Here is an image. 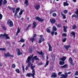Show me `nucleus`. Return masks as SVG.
Wrapping results in <instances>:
<instances>
[{"label": "nucleus", "instance_id": "nucleus-1", "mask_svg": "<svg viewBox=\"0 0 78 78\" xmlns=\"http://www.w3.org/2000/svg\"><path fill=\"white\" fill-rule=\"evenodd\" d=\"M8 36H9V34H7L6 33H4V34H1L0 37L2 39H4L5 37L6 39H9L10 37Z\"/></svg>", "mask_w": 78, "mask_h": 78}, {"label": "nucleus", "instance_id": "nucleus-2", "mask_svg": "<svg viewBox=\"0 0 78 78\" xmlns=\"http://www.w3.org/2000/svg\"><path fill=\"white\" fill-rule=\"evenodd\" d=\"M31 61V58L30 57H28L27 58V61H26V62L27 63H28V67H30V66L31 64V62H30Z\"/></svg>", "mask_w": 78, "mask_h": 78}, {"label": "nucleus", "instance_id": "nucleus-3", "mask_svg": "<svg viewBox=\"0 0 78 78\" xmlns=\"http://www.w3.org/2000/svg\"><path fill=\"white\" fill-rule=\"evenodd\" d=\"M7 23L8 25H9L10 27H12L13 26V23L10 19H9L7 20Z\"/></svg>", "mask_w": 78, "mask_h": 78}, {"label": "nucleus", "instance_id": "nucleus-4", "mask_svg": "<svg viewBox=\"0 0 78 78\" xmlns=\"http://www.w3.org/2000/svg\"><path fill=\"white\" fill-rule=\"evenodd\" d=\"M39 37H40V38L39 40L38 43H41L43 41H45V39L43 37V35H40Z\"/></svg>", "mask_w": 78, "mask_h": 78}, {"label": "nucleus", "instance_id": "nucleus-5", "mask_svg": "<svg viewBox=\"0 0 78 78\" xmlns=\"http://www.w3.org/2000/svg\"><path fill=\"white\" fill-rule=\"evenodd\" d=\"M70 73H71V72H69L68 73H65V75L64 74H62L61 75V76H63V77H64V78H67V76H68V74L70 75Z\"/></svg>", "mask_w": 78, "mask_h": 78}, {"label": "nucleus", "instance_id": "nucleus-6", "mask_svg": "<svg viewBox=\"0 0 78 78\" xmlns=\"http://www.w3.org/2000/svg\"><path fill=\"white\" fill-rule=\"evenodd\" d=\"M35 19H36L37 20H38V22H40L44 21V19L42 18H40L38 16L36 17H35Z\"/></svg>", "mask_w": 78, "mask_h": 78}, {"label": "nucleus", "instance_id": "nucleus-7", "mask_svg": "<svg viewBox=\"0 0 78 78\" xmlns=\"http://www.w3.org/2000/svg\"><path fill=\"white\" fill-rule=\"evenodd\" d=\"M16 51H17V54L18 56H20V55H22L23 53L22 52L20 51V49L18 48L16 49Z\"/></svg>", "mask_w": 78, "mask_h": 78}, {"label": "nucleus", "instance_id": "nucleus-8", "mask_svg": "<svg viewBox=\"0 0 78 78\" xmlns=\"http://www.w3.org/2000/svg\"><path fill=\"white\" fill-rule=\"evenodd\" d=\"M4 56L5 57H12V58H14V56L11 55L9 52H7V54H5Z\"/></svg>", "mask_w": 78, "mask_h": 78}, {"label": "nucleus", "instance_id": "nucleus-9", "mask_svg": "<svg viewBox=\"0 0 78 78\" xmlns=\"http://www.w3.org/2000/svg\"><path fill=\"white\" fill-rule=\"evenodd\" d=\"M19 10H20V8H18L17 9H16V11L14 15V16L15 17L16 16H17V13H18V12H19Z\"/></svg>", "mask_w": 78, "mask_h": 78}, {"label": "nucleus", "instance_id": "nucleus-10", "mask_svg": "<svg viewBox=\"0 0 78 78\" xmlns=\"http://www.w3.org/2000/svg\"><path fill=\"white\" fill-rule=\"evenodd\" d=\"M47 59H46V64L44 66V67H46L48 65V63H49V61H47L48 59V55L46 56Z\"/></svg>", "mask_w": 78, "mask_h": 78}, {"label": "nucleus", "instance_id": "nucleus-11", "mask_svg": "<svg viewBox=\"0 0 78 78\" xmlns=\"http://www.w3.org/2000/svg\"><path fill=\"white\" fill-rule=\"evenodd\" d=\"M50 21L51 23L54 24L56 23V20L54 19H50Z\"/></svg>", "mask_w": 78, "mask_h": 78}, {"label": "nucleus", "instance_id": "nucleus-12", "mask_svg": "<svg viewBox=\"0 0 78 78\" xmlns=\"http://www.w3.org/2000/svg\"><path fill=\"white\" fill-rule=\"evenodd\" d=\"M64 47L66 49V50H68L69 48L70 47V45H65L64 46Z\"/></svg>", "mask_w": 78, "mask_h": 78}, {"label": "nucleus", "instance_id": "nucleus-13", "mask_svg": "<svg viewBox=\"0 0 78 78\" xmlns=\"http://www.w3.org/2000/svg\"><path fill=\"white\" fill-rule=\"evenodd\" d=\"M35 8L36 9H37V10L39 9H40V4H39L38 5H35Z\"/></svg>", "mask_w": 78, "mask_h": 78}, {"label": "nucleus", "instance_id": "nucleus-14", "mask_svg": "<svg viewBox=\"0 0 78 78\" xmlns=\"http://www.w3.org/2000/svg\"><path fill=\"white\" fill-rule=\"evenodd\" d=\"M32 73L31 74V75L32 76L33 78H34V75L36 73L34 70H32Z\"/></svg>", "mask_w": 78, "mask_h": 78}, {"label": "nucleus", "instance_id": "nucleus-15", "mask_svg": "<svg viewBox=\"0 0 78 78\" xmlns=\"http://www.w3.org/2000/svg\"><path fill=\"white\" fill-rule=\"evenodd\" d=\"M69 62L72 65H73V61L72 60V58H70L69 59Z\"/></svg>", "mask_w": 78, "mask_h": 78}, {"label": "nucleus", "instance_id": "nucleus-16", "mask_svg": "<svg viewBox=\"0 0 78 78\" xmlns=\"http://www.w3.org/2000/svg\"><path fill=\"white\" fill-rule=\"evenodd\" d=\"M33 26L32 27L33 28H36V26L37 25V23L36 22V21H33Z\"/></svg>", "mask_w": 78, "mask_h": 78}, {"label": "nucleus", "instance_id": "nucleus-17", "mask_svg": "<svg viewBox=\"0 0 78 78\" xmlns=\"http://www.w3.org/2000/svg\"><path fill=\"white\" fill-rule=\"evenodd\" d=\"M39 59L37 58V56H35L32 58V60H38Z\"/></svg>", "mask_w": 78, "mask_h": 78}, {"label": "nucleus", "instance_id": "nucleus-18", "mask_svg": "<svg viewBox=\"0 0 78 78\" xmlns=\"http://www.w3.org/2000/svg\"><path fill=\"white\" fill-rule=\"evenodd\" d=\"M57 30V29L56 28V27L54 26L52 27V31L54 32L56 31Z\"/></svg>", "mask_w": 78, "mask_h": 78}, {"label": "nucleus", "instance_id": "nucleus-19", "mask_svg": "<svg viewBox=\"0 0 78 78\" xmlns=\"http://www.w3.org/2000/svg\"><path fill=\"white\" fill-rule=\"evenodd\" d=\"M51 77H54V78H56V75L55 73H52Z\"/></svg>", "mask_w": 78, "mask_h": 78}, {"label": "nucleus", "instance_id": "nucleus-20", "mask_svg": "<svg viewBox=\"0 0 78 78\" xmlns=\"http://www.w3.org/2000/svg\"><path fill=\"white\" fill-rule=\"evenodd\" d=\"M28 0H25V2H24V4H25L26 6L27 7V6L28 5Z\"/></svg>", "mask_w": 78, "mask_h": 78}, {"label": "nucleus", "instance_id": "nucleus-21", "mask_svg": "<svg viewBox=\"0 0 78 78\" xmlns=\"http://www.w3.org/2000/svg\"><path fill=\"white\" fill-rule=\"evenodd\" d=\"M73 17H75V18H76V19H78V16L75 14H74L72 16V18H73Z\"/></svg>", "mask_w": 78, "mask_h": 78}, {"label": "nucleus", "instance_id": "nucleus-22", "mask_svg": "<svg viewBox=\"0 0 78 78\" xmlns=\"http://www.w3.org/2000/svg\"><path fill=\"white\" fill-rule=\"evenodd\" d=\"M66 59V57L64 56L62 58L60 59L62 61H64Z\"/></svg>", "mask_w": 78, "mask_h": 78}, {"label": "nucleus", "instance_id": "nucleus-23", "mask_svg": "<svg viewBox=\"0 0 78 78\" xmlns=\"http://www.w3.org/2000/svg\"><path fill=\"white\" fill-rule=\"evenodd\" d=\"M71 34H72V35L73 36V38H75V33L73 31L71 33Z\"/></svg>", "mask_w": 78, "mask_h": 78}, {"label": "nucleus", "instance_id": "nucleus-24", "mask_svg": "<svg viewBox=\"0 0 78 78\" xmlns=\"http://www.w3.org/2000/svg\"><path fill=\"white\" fill-rule=\"evenodd\" d=\"M61 15L63 17V19H65L66 18V17L65 16V15L64 14H63V13H62V12H61Z\"/></svg>", "mask_w": 78, "mask_h": 78}, {"label": "nucleus", "instance_id": "nucleus-25", "mask_svg": "<svg viewBox=\"0 0 78 78\" xmlns=\"http://www.w3.org/2000/svg\"><path fill=\"white\" fill-rule=\"evenodd\" d=\"M63 6H69V4L67 2H64L63 3Z\"/></svg>", "mask_w": 78, "mask_h": 78}, {"label": "nucleus", "instance_id": "nucleus-26", "mask_svg": "<svg viewBox=\"0 0 78 78\" xmlns=\"http://www.w3.org/2000/svg\"><path fill=\"white\" fill-rule=\"evenodd\" d=\"M20 31V29L19 28V27H18L17 31L16 32V34H19V33Z\"/></svg>", "mask_w": 78, "mask_h": 78}, {"label": "nucleus", "instance_id": "nucleus-27", "mask_svg": "<svg viewBox=\"0 0 78 78\" xmlns=\"http://www.w3.org/2000/svg\"><path fill=\"white\" fill-rule=\"evenodd\" d=\"M35 38H34L33 37L30 38V40L32 42H33L34 41H35Z\"/></svg>", "mask_w": 78, "mask_h": 78}, {"label": "nucleus", "instance_id": "nucleus-28", "mask_svg": "<svg viewBox=\"0 0 78 78\" xmlns=\"http://www.w3.org/2000/svg\"><path fill=\"white\" fill-rule=\"evenodd\" d=\"M61 67L62 68H66V67H67V64H66L63 66H61Z\"/></svg>", "mask_w": 78, "mask_h": 78}, {"label": "nucleus", "instance_id": "nucleus-29", "mask_svg": "<svg viewBox=\"0 0 78 78\" xmlns=\"http://www.w3.org/2000/svg\"><path fill=\"white\" fill-rule=\"evenodd\" d=\"M19 42H24L25 40L23 39H21L19 41Z\"/></svg>", "mask_w": 78, "mask_h": 78}, {"label": "nucleus", "instance_id": "nucleus-30", "mask_svg": "<svg viewBox=\"0 0 78 78\" xmlns=\"http://www.w3.org/2000/svg\"><path fill=\"white\" fill-rule=\"evenodd\" d=\"M37 53L39 55H42V53L43 52H42V51H41V52H39L38 51H37Z\"/></svg>", "mask_w": 78, "mask_h": 78}, {"label": "nucleus", "instance_id": "nucleus-31", "mask_svg": "<svg viewBox=\"0 0 78 78\" xmlns=\"http://www.w3.org/2000/svg\"><path fill=\"white\" fill-rule=\"evenodd\" d=\"M59 64L60 65H63V64H64V62L60 61L59 62Z\"/></svg>", "mask_w": 78, "mask_h": 78}, {"label": "nucleus", "instance_id": "nucleus-32", "mask_svg": "<svg viewBox=\"0 0 78 78\" xmlns=\"http://www.w3.org/2000/svg\"><path fill=\"white\" fill-rule=\"evenodd\" d=\"M35 66H31V69L32 70H34V67H35Z\"/></svg>", "mask_w": 78, "mask_h": 78}, {"label": "nucleus", "instance_id": "nucleus-33", "mask_svg": "<svg viewBox=\"0 0 78 78\" xmlns=\"http://www.w3.org/2000/svg\"><path fill=\"white\" fill-rule=\"evenodd\" d=\"M47 33H50L51 30H50V29H49V28H48L47 30Z\"/></svg>", "mask_w": 78, "mask_h": 78}, {"label": "nucleus", "instance_id": "nucleus-34", "mask_svg": "<svg viewBox=\"0 0 78 78\" xmlns=\"http://www.w3.org/2000/svg\"><path fill=\"white\" fill-rule=\"evenodd\" d=\"M0 50H2V51H5L6 50V49L5 48H0Z\"/></svg>", "mask_w": 78, "mask_h": 78}, {"label": "nucleus", "instance_id": "nucleus-35", "mask_svg": "<svg viewBox=\"0 0 78 78\" xmlns=\"http://www.w3.org/2000/svg\"><path fill=\"white\" fill-rule=\"evenodd\" d=\"M73 30H75L76 28V26L75 25H74L72 26Z\"/></svg>", "mask_w": 78, "mask_h": 78}, {"label": "nucleus", "instance_id": "nucleus-36", "mask_svg": "<svg viewBox=\"0 0 78 78\" xmlns=\"http://www.w3.org/2000/svg\"><path fill=\"white\" fill-rule=\"evenodd\" d=\"M15 71H16L17 73H20V70H19V69H16L15 70Z\"/></svg>", "mask_w": 78, "mask_h": 78}, {"label": "nucleus", "instance_id": "nucleus-37", "mask_svg": "<svg viewBox=\"0 0 78 78\" xmlns=\"http://www.w3.org/2000/svg\"><path fill=\"white\" fill-rule=\"evenodd\" d=\"M2 3H3V0H0V6L2 5Z\"/></svg>", "mask_w": 78, "mask_h": 78}, {"label": "nucleus", "instance_id": "nucleus-38", "mask_svg": "<svg viewBox=\"0 0 78 78\" xmlns=\"http://www.w3.org/2000/svg\"><path fill=\"white\" fill-rule=\"evenodd\" d=\"M31 73H28L26 75V76H28V77H30V75H31Z\"/></svg>", "mask_w": 78, "mask_h": 78}, {"label": "nucleus", "instance_id": "nucleus-39", "mask_svg": "<svg viewBox=\"0 0 78 78\" xmlns=\"http://www.w3.org/2000/svg\"><path fill=\"white\" fill-rule=\"evenodd\" d=\"M56 13H54L52 14V16H53V17H56Z\"/></svg>", "mask_w": 78, "mask_h": 78}, {"label": "nucleus", "instance_id": "nucleus-40", "mask_svg": "<svg viewBox=\"0 0 78 78\" xmlns=\"http://www.w3.org/2000/svg\"><path fill=\"white\" fill-rule=\"evenodd\" d=\"M49 51H52V47L51 46L49 47Z\"/></svg>", "mask_w": 78, "mask_h": 78}, {"label": "nucleus", "instance_id": "nucleus-41", "mask_svg": "<svg viewBox=\"0 0 78 78\" xmlns=\"http://www.w3.org/2000/svg\"><path fill=\"white\" fill-rule=\"evenodd\" d=\"M75 14H76V15L78 16V9H77V11L75 12Z\"/></svg>", "mask_w": 78, "mask_h": 78}, {"label": "nucleus", "instance_id": "nucleus-42", "mask_svg": "<svg viewBox=\"0 0 78 78\" xmlns=\"http://www.w3.org/2000/svg\"><path fill=\"white\" fill-rule=\"evenodd\" d=\"M22 68L23 69V72H25V69L24 68V66L23 65H22Z\"/></svg>", "mask_w": 78, "mask_h": 78}, {"label": "nucleus", "instance_id": "nucleus-43", "mask_svg": "<svg viewBox=\"0 0 78 78\" xmlns=\"http://www.w3.org/2000/svg\"><path fill=\"white\" fill-rule=\"evenodd\" d=\"M12 68H15L16 67V65L14 64H12Z\"/></svg>", "mask_w": 78, "mask_h": 78}, {"label": "nucleus", "instance_id": "nucleus-44", "mask_svg": "<svg viewBox=\"0 0 78 78\" xmlns=\"http://www.w3.org/2000/svg\"><path fill=\"white\" fill-rule=\"evenodd\" d=\"M8 8H9V9H10V10H12V9H13V8H12L10 7V6H8Z\"/></svg>", "mask_w": 78, "mask_h": 78}, {"label": "nucleus", "instance_id": "nucleus-45", "mask_svg": "<svg viewBox=\"0 0 78 78\" xmlns=\"http://www.w3.org/2000/svg\"><path fill=\"white\" fill-rule=\"evenodd\" d=\"M67 10H65L63 11V12L64 14H67Z\"/></svg>", "mask_w": 78, "mask_h": 78}, {"label": "nucleus", "instance_id": "nucleus-46", "mask_svg": "<svg viewBox=\"0 0 78 78\" xmlns=\"http://www.w3.org/2000/svg\"><path fill=\"white\" fill-rule=\"evenodd\" d=\"M53 32L52 31V32H51V35L52 36H53V35L54 34V32Z\"/></svg>", "mask_w": 78, "mask_h": 78}, {"label": "nucleus", "instance_id": "nucleus-47", "mask_svg": "<svg viewBox=\"0 0 78 78\" xmlns=\"http://www.w3.org/2000/svg\"><path fill=\"white\" fill-rule=\"evenodd\" d=\"M3 3L4 4H6V3H7V1L6 0H4L3 1Z\"/></svg>", "mask_w": 78, "mask_h": 78}, {"label": "nucleus", "instance_id": "nucleus-48", "mask_svg": "<svg viewBox=\"0 0 78 78\" xmlns=\"http://www.w3.org/2000/svg\"><path fill=\"white\" fill-rule=\"evenodd\" d=\"M66 38H65L62 39V41L63 42H65L66 41Z\"/></svg>", "mask_w": 78, "mask_h": 78}, {"label": "nucleus", "instance_id": "nucleus-49", "mask_svg": "<svg viewBox=\"0 0 78 78\" xmlns=\"http://www.w3.org/2000/svg\"><path fill=\"white\" fill-rule=\"evenodd\" d=\"M2 17H3V16L1 13H0V20H2Z\"/></svg>", "mask_w": 78, "mask_h": 78}, {"label": "nucleus", "instance_id": "nucleus-50", "mask_svg": "<svg viewBox=\"0 0 78 78\" xmlns=\"http://www.w3.org/2000/svg\"><path fill=\"white\" fill-rule=\"evenodd\" d=\"M61 25L59 24H57V27H58V28H60Z\"/></svg>", "mask_w": 78, "mask_h": 78}, {"label": "nucleus", "instance_id": "nucleus-51", "mask_svg": "<svg viewBox=\"0 0 78 78\" xmlns=\"http://www.w3.org/2000/svg\"><path fill=\"white\" fill-rule=\"evenodd\" d=\"M22 13H23V12H22V11H21L19 13V15L20 16L22 14Z\"/></svg>", "mask_w": 78, "mask_h": 78}, {"label": "nucleus", "instance_id": "nucleus-52", "mask_svg": "<svg viewBox=\"0 0 78 78\" xmlns=\"http://www.w3.org/2000/svg\"><path fill=\"white\" fill-rule=\"evenodd\" d=\"M54 12V11L53 10H51L50 12V14H52L53 12Z\"/></svg>", "mask_w": 78, "mask_h": 78}, {"label": "nucleus", "instance_id": "nucleus-53", "mask_svg": "<svg viewBox=\"0 0 78 78\" xmlns=\"http://www.w3.org/2000/svg\"><path fill=\"white\" fill-rule=\"evenodd\" d=\"M36 37V34H34L33 37V38H34V39H35V37Z\"/></svg>", "mask_w": 78, "mask_h": 78}, {"label": "nucleus", "instance_id": "nucleus-54", "mask_svg": "<svg viewBox=\"0 0 78 78\" xmlns=\"http://www.w3.org/2000/svg\"><path fill=\"white\" fill-rule=\"evenodd\" d=\"M75 75H78V71H76L75 73Z\"/></svg>", "mask_w": 78, "mask_h": 78}, {"label": "nucleus", "instance_id": "nucleus-55", "mask_svg": "<svg viewBox=\"0 0 78 78\" xmlns=\"http://www.w3.org/2000/svg\"><path fill=\"white\" fill-rule=\"evenodd\" d=\"M62 36H63L66 37V36H67V34H62Z\"/></svg>", "mask_w": 78, "mask_h": 78}, {"label": "nucleus", "instance_id": "nucleus-56", "mask_svg": "<svg viewBox=\"0 0 78 78\" xmlns=\"http://www.w3.org/2000/svg\"><path fill=\"white\" fill-rule=\"evenodd\" d=\"M44 54H42L41 55V57L42 58H43V59H44Z\"/></svg>", "mask_w": 78, "mask_h": 78}, {"label": "nucleus", "instance_id": "nucleus-57", "mask_svg": "<svg viewBox=\"0 0 78 78\" xmlns=\"http://www.w3.org/2000/svg\"><path fill=\"white\" fill-rule=\"evenodd\" d=\"M14 2H15V3H17L18 2V0H14Z\"/></svg>", "mask_w": 78, "mask_h": 78}, {"label": "nucleus", "instance_id": "nucleus-58", "mask_svg": "<svg viewBox=\"0 0 78 78\" xmlns=\"http://www.w3.org/2000/svg\"><path fill=\"white\" fill-rule=\"evenodd\" d=\"M13 13H14L15 12V8H13Z\"/></svg>", "mask_w": 78, "mask_h": 78}, {"label": "nucleus", "instance_id": "nucleus-59", "mask_svg": "<svg viewBox=\"0 0 78 78\" xmlns=\"http://www.w3.org/2000/svg\"><path fill=\"white\" fill-rule=\"evenodd\" d=\"M62 73V72H59L58 73V75L60 76V75H61V74Z\"/></svg>", "mask_w": 78, "mask_h": 78}, {"label": "nucleus", "instance_id": "nucleus-60", "mask_svg": "<svg viewBox=\"0 0 78 78\" xmlns=\"http://www.w3.org/2000/svg\"><path fill=\"white\" fill-rule=\"evenodd\" d=\"M2 28H3L4 30H6V27H3Z\"/></svg>", "mask_w": 78, "mask_h": 78}, {"label": "nucleus", "instance_id": "nucleus-61", "mask_svg": "<svg viewBox=\"0 0 78 78\" xmlns=\"http://www.w3.org/2000/svg\"><path fill=\"white\" fill-rule=\"evenodd\" d=\"M48 45L49 47H51V45H50V44H49V43H48Z\"/></svg>", "mask_w": 78, "mask_h": 78}, {"label": "nucleus", "instance_id": "nucleus-62", "mask_svg": "<svg viewBox=\"0 0 78 78\" xmlns=\"http://www.w3.org/2000/svg\"><path fill=\"white\" fill-rule=\"evenodd\" d=\"M3 66V64L1 62H0V67H2Z\"/></svg>", "mask_w": 78, "mask_h": 78}, {"label": "nucleus", "instance_id": "nucleus-63", "mask_svg": "<svg viewBox=\"0 0 78 78\" xmlns=\"http://www.w3.org/2000/svg\"><path fill=\"white\" fill-rule=\"evenodd\" d=\"M28 21H29L30 20H29V19H30V18L28 17H27V18Z\"/></svg>", "mask_w": 78, "mask_h": 78}, {"label": "nucleus", "instance_id": "nucleus-64", "mask_svg": "<svg viewBox=\"0 0 78 78\" xmlns=\"http://www.w3.org/2000/svg\"><path fill=\"white\" fill-rule=\"evenodd\" d=\"M63 30H64V31L65 33L67 32V30H66V29H63Z\"/></svg>", "mask_w": 78, "mask_h": 78}]
</instances>
